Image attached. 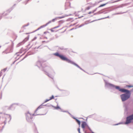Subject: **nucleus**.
Wrapping results in <instances>:
<instances>
[{"instance_id":"f257e3e1","label":"nucleus","mask_w":133,"mask_h":133,"mask_svg":"<svg viewBox=\"0 0 133 133\" xmlns=\"http://www.w3.org/2000/svg\"><path fill=\"white\" fill-rule=\"evenodd\" d=\"M42 106L41 105L39 106L36 109L34 114H31L29 112L26 113L25 115L26 119L27 121L28 122L31 121L32 118V116L34 115L36 116L46 114L47 112V111L46 110L44 112H43L44 111V109H42Z\"/></svg>"},{"instance_id":"f03ea898","label":"nucleus","mask_w":133,"mask_h":133,"mask_svg":"<svg viewBox=\"0 0 133 133\" xmlns=\"http://www.w3.org/2000/svg\"><path fill=\"white\" fill-rule=\"evenodd\" d=\"M54 55L56 56L59 57L61 59L63 60L66 61L68 63L74 64L77 66L79 67V66L77 64L74 63L73 62L64 57L63 55L59 54L58 52H56L54 54Z\"/></svg>"},{"instance_id":"7ed1b4c3","label":"nucleus","mask_w":133,"mask_h":133,"mask_svg":"<svg viewBox=\"0 0 133 133\" xmlns=\"http://www.w3.org/2000/svg\"><path fill=\"white\" fill-rule=\"evenodd\" d=\"M126 93L121 95L120 96L122 101H124L129 98L130 96V94L129 91L128 92H125Z\"/></svg>"},{"instance_id":"20e7f679","label":"nucleus","mask_w":133,"mask_h":133,"mask_svg":"<svg viewBox=\"0 0 133 133\" xmlns=\"http://www.w3.org/2000/svg\"><path fill=\"white\" fill-rule=\"evenodd\" d=\"M3 118L4 120V123H5L6 122L10 120V116L8 114H4L3 116Z\"/></svg>"},{"instance_id":"39448f33","label":"nucleus","mask_w":133,"mask_h":133,"mask_svg":"<svg viewBox=\"0 0 133 133\" xmlns=\"http://www.w3.org/2000/svg\"><path fill=\"white\" fill-rule=\"evenodd\" d=\"M133 119V114L128 117L126 118V121L125 123V124H128L131 123V121Z\"/></svg>"},{"instance_id":"423d86ee","label":"nucleus","mask_w":133,"mask_h":133,"mask_svg":"<svg viewBox=\"0 0 133 133\" xmlns=\"http://www.w3.org/2000/svg\"><path fill=\"white\" fill-rule=\"evenodd\" d=\"M115 88L116 89H118L119 91L122 92H129V91L123 89H120L119 86H116Z\"/></svg>"},{"instance_id":"0eeeda50","label":"nucleus","mask_w":133,"mask_h":133,"mask_svg":"<svg viewBox=\"0 0 133 133\" xmlns=\"http://www.w3.org/2000/svg\"><path fill=\"white\" fill-rule=\"evenodd\" d=\"M82 128L83 129H84L86 127H87L88 128H89V126L85 122H83L82 124Z\"/></svg>"},{"instance_id":"6e6552de","label":"nucleus","mask_w":133,"mask_h":133,"mask_svg":"<svg viewBox=\"0 0 133 133\" xmlns=\"http://www.w3.org/2000/svg\"><path fill=\"white\" fill-rule=\"evenodd\" d=\"M59 26L55 27L53 28H51V29H50V30L52 32H56L58 30H55V29L56 28H58Z\"/></svg>"},{"instance_id":"1a4fd4ad","label":"nucleus","mask_w":133,"mask_h":133,"mask_svg":"<svg viewBox=\"0 0 133 133\" xmlns=\"http://www.w3.org/2000/svg\"><path fill=\"white\" fill-rule=\"evenodd\" d=\"M65 17V16H62V17H56V18H55L53 19H52V20L51 21L54 22L55 21V20H57L58 18L61 19V18H63L64 17Z\"/></svg>"},{"instance_id":"9d476101","label":"nucleus","mask_w":133,"mask_h":133,"mask_svg":"<svg viewBox=\"0 0 133 133\" xmlns=\"http://www.w3.org/2000/svg\"><path fill=\"white\" fill-rule=\"evenodd\" d=\"M51 22V21L49 22L48 23H46L45 25H43L42 26H41L40 28H39L38 29H39L40 28H42L46 26H47Z\"/></svg>"},{"instance_id":"9b49d317","label":"nucleus","mask_w":133,"mask_h":133,"mask_svg":"<svg viewBox=\"0 0 133 133\" xmlns=\"http://www.w3.org/2000/svg\"><path fill=\"white\" fill-rule=\"evenodd\" d=\"M75 119L76 122L78 124L80 125V121L77 119Z\"/></svg>"},{"instance_id":"f8f14e48","label":"nucleus","mask_w":133,"mask_h":133,"mask_svg":"<svg viewBox=\"0 0 133 133\" xmlns=\"http://www.w3.org/2000/svg\"><path fill=\"white\" fill-rule=\"evenodd\" d=\"M106 4H101L99 6V8L105 5H106Z\"/></svg>"},{"instance_id":"ddd939ff","label":"nucleus","mask_w":133,"mask_h":133,"mask_svg":"<svg viewBox=\"0 0 133 133\" xmlns=\"http://www.w3.org/2000/svg\"><path fill=\"white\" fill-rule=\"evenodd\" d=\"M6 70H7V69L6 68H5V69H4L3 70H2L1 71V74L2 73V72L3 71L4 72H5Z\"/></svg>"},{"instance_id":"4468645a","label":"nucleus","mask_w":133,"mask_h":133,"mask_svg":"<svg viewBox=\"0 0 133 133\" xmlns=\"http://www.w3.org/2000/svg\"><path fill=\"white\" fill-rule=\"evenodd\" d=\"M54 98V96L53 95H52L51 97H50V100H51Z\"/></svg>"},{"instance_id":"2eb2a0df","label":"nucleus","mask_w":133,"mask_h":133,"mask_svg":"<svg viewBox=\"0 0 133 133\" xmlns=\"http://www.w3.org/2000/svg\"><path fill=\"white\" fill-rule=\"evenodd\" d=\"M90 6H88V7H87V8H86V10H89V9H90Z\"/></svg>"},{"instance_id":"dca6fc26","label":"nucleus","mask_w":133,"mask_h":133,"mask_svg":"<svg viewBox=\"0 0 133 133\" xmlns=\"http://www.w3.org/2000/svg\"><path fill=\"white\" fill-rule=\"evenodd\" d=\"M50 100V99H46L45 101V102H47Z\"/></svg>"},{"instance_id":"f3484780","label":"nucleus","mask_w":133,"mask_h":133,"mask_svg":"<svg viewBox=\"0 0 133 133\" xmlns=\"http://www.w3.org/2000/svg\"><path fill=\"white\" fill-rule=\"evenodd\" d=\"M78 131L79 133H81L80 132V129L79 128H78Z\"/></svg>"},{"instance_id":"a211bd4d","label":"nucleus","mask_w":133,"mask_h":133,"mask_svg":"<svg viewBox=\"0 0 133 133\" xmlns=\"http://www.w3.org/2000/svg\"><path fill=\"white\" fill-rule=\"evenodd\" d=\"M128 87H129V88H131V87H132V86H130V85H128L127 86Z\"/></svg>"},{"instance_id":"6ab92c4d","label":"nucleus","mask_w":133,"mask_h":133,"mask_svg":"<svg viewBox=\"0 0 133 133\" xmlns=\"http://www.w3.org/2000/svg\"><path fill=\"white\" fill-rule=\"evenodd\" d=\"M48 33V31L45 32H44V34H46Z\"/></svg>"},{"instance_id":"aec40b11","label":"nucleus","mask_w":133,"mask_h":133,"mask_svg":"<svg viewBox=\"0 0 133 133\" xmlns=\"http://www.w3.org/2000/svg\"><path fill=\"white\" fill-rule=\"evenodd\" d=\"M59 107H57L56 108V109H59Z\"/></svg>"},{"instance_id":"412c9836","label":"nucleus","mask_w":133,"mask_h":133,"mask_svg":"<svg viewBox=\"0 0 133 133\" xmlns=\"http://www.w3.org/2000/svg\"><path fill=\"white\" fill-rule=\"evenodd\" d=\"M25 26H23L22 27V28L24 29V28L25 27Z\"/></svg>"},{"instance_id":"4be33fe9","label":"nucleus","mask_w":133,"mask_h":133,"mask_svg":"<svg viewBox=\"0 0 133 133\" xmlns=\"http://www.w3.org/2000/svg\"><path fill=\"white\" fill-rule=\"evenodd\" d=\"M90 13H91V12H89V14H90Z\"/></svg>"}]
</instances>
